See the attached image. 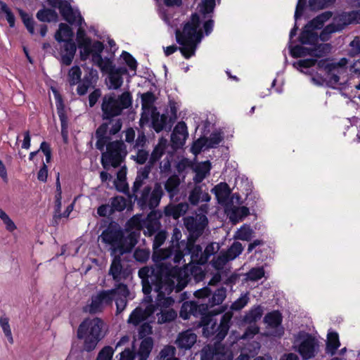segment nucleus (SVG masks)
I'll list each match as a JSON object with an SVG mask.
<instances>
[{"instance_id":"obj_1","label":"nucleus","mask_w":360,"mask_h":360,"mask_svg":"<svg viewBox=\"0 0 360 360\" xmlns=\"http://www.w3.org/2000/svg\"><path fill=\"white\" fill-rule=\"evenodd\" d=\"M122 126L119 120L109 124H101L95 132L96 148L102 153L101 162L103 168L117 167L127 155V149L122 141H112V136L117 134Z\"/></svg>"},{"instance_id":"obj_2","label":"nucleus","mask_w":360,"mask_h":360,"mask_svg":"<svg viewBox=\"0 0 360 360\" xmlns=\"http://www.w3.org/2000/svg\"><path fill=\"white\" fill-rule=\"evenodd\" d=\"M154 266H146L139 270L143 292L148 295L152 290L158 291L165 288L166 283L175 278L184 276L188 272L184 268L173 266L168 262L161 261Z\"/></svg>"},{"instance_id":"obj_3","label":"nucleus","mask_w":360,"mask_h":360,"mask_svg":"<svg viewBox=\"0 0 360 360\" xmlns=\"http://www.w3.org/2000/svg\"><path fill=\"white\" fill-rule=\"evenodd\" d=\"M201 20L198 13H193L190 19L185 22L182 31L176 29L175 31L176 41L181 46L175 45L164 47L166 56L174 53L178 49L183 56L188 59L195 53L198 44L203 38V34L200 29Z\"/></svg>"},{"instance_id":"obj_4","label":"nucleus","mask_w":360,"mask_h":360,"mask_svg":"<svg viewBox=\"0 0 360 360\" xmlns=\"http://www.w3.org/2000/svg\"><path fill=\"white\" fill-rule=\"evenodd\" d=\"M129 290L124 283L115 284L113 288L102 290L91 295V302L83 307V311L95 314L103 311L104 308L115 300L117 313L122 312L127 304Z\"/></svg>"},{"instance_id":"obj_5","label":"nucleus","mask_w":360,"mask_h":360,"mask_svg":"<svg viewBox=\"0 0 360 360\" xmlns=\"http://www.w3.org/2000/svg\"><path fill=\"white\" fill-rule=\"evenodd\" d=\"M197 239L182 240L175 246L174 255L172 261L174 264L183 263L186 266L185 256H190L188 264L193 263L199 265L205 264L211 256L214 255L219 250V245L217 243H210L207 245L205 250L200 244H196Z\"/></svg>"},{"instance_id":"obj_6","label":"nucleus","mask_w":360,"mask_h":360,"mask_svg":"<svg viewBox=\"0 0 360 360\" xmlns=\"http://www.w3.org/2000/svg\"><path fill=\"white\" fill-rule=\"evenodd\" d=\"M99 239L111 249V255L119 253L124 255L129 252L137 243L134 236L129 234L124 237L123 231L112 226H108L99 236Z\"/></svg>"},{"instance_id":"obj_7","label":"nucleus","mask_w":360,"mask_h":360,"mask_svg":"<svg viewBox=\"0 0 360 360\" xmlns=\"http://www.w3.org/2000/svg\"><path fill=\"white\" fill-rule=\"evenodd\" d=\"M132 98L129 92L125 91L120 96H116L114 93L105 95L103 98L101 110L103 120H106L102 124H109L112 120H119L120 118L114 117L121 115L123 110L131 106Z\"/></svg>"},{"instance_id":"obj_8","label":"nucleus","mask_w":360,"mask_h":360,"mask_svg":"<svg viewBox=\"0 0 360 360\" xmlns=\"http://www.w3.org/2000/svg\"><path fill=\"white\" fill-rule=\"evenodd\" d=\"M103 321L99 318L86 319L79 326L77 338L84 339V349L87 352L94 350L103 338L102 330Z\"/></svg>"},{"instance_id":"obj_9","label":"nucleus","mask_w":360,"mask_h":360,"mask_svg":"<svg viewBox=\"0 0 360 360\" xmlns=\"http://www.w3.org/2000/svg\"><path fill=\"white\" fill-rule=\"evenodd\" d=\"M232 316L231 311L224 313L221 318L220 323L217 326V321L214 320L212 315L209 314L203 316L199 323V326L202 327L203 335L206 338L214 336L213 340L221 342L229 330Z\"/></svg>"},{"instance_id":"obj_10","label":"nucleus","mask_w":360,"mask_h":360,"mask_svg":"<svg viewBox=\"0 0 360 360\" xmlns=\"http://www.w3.org/2000/svg\"><path fill=\"white\" fill-rule=\"evenodd\" d=\"M72 36V29L65 23L59 25V29L55 34L56 40L60 43V62L67 66L72 63L77 51L76 44L71 39Z\"/></svg>"},{"instance_id":"obj_11","label":"nucleus","mask_w":360,"mask_h":360,"mask_svg":"<svg viewBox=\"0 0 360 360\" xmlns=\"http://www.w3.org/2000/svg\"><path fill=\"white\" fill-rule=\"evenodd\" d=\"M163 195L164 191L160 183H155L153 187L150 185L140 188L137 192H132L134 200L143 211H155L154 209L160 205Z\"/></svg>"},{"instance_id":"obj_12","label":"nucleus","mask_w":360,"mask_h":360,"mask_svg":"<svg viewBox=\"0 0 360 360\" xmlns=\"http://www.w3.org/2000/svg\"><path fill=\"white\" fill-rule=\"evenodd\" d=\"M189 274L187 272L184 276L179 277L172 280L171 282L166 283L164 289H161L158 292L156 298V304L160 309H167L172 307L174 303V299L169 295L174 290L176 292L181 291L188 284L189 281Z\"/></svg>"},{"instance_id":"obj_13","label":"nucleus","mask_w":360,"mask_h":360,"mask_svg":"<svg viewBox=\"0 0 360 360\" xmlns=\"http://www.w3.org/2000/svg\"><path fill=\"white\" fill-rule=\"evenodd\" d=\"M208 211L207 205H202L198 212L193 216H188L184 219V224L188 232L187 239H198L204 232L208 224L206 216Z\"/></svg>"},{"instance_id":"obj_14","label":"nucleus","mask_w":360,"mask_h":360,"mask_svg":"<svg viewBox=\"0 0 360 360\" xmlns=\"http://www.w3.org/2000/svg\"><path fill=\"white\" fill-rule=\"evenodd\" d=\"M331 17L330 11H325L309 21L300 33V42L302 44H314L318 42V34L315 30L321 29L324 23Z\"/></svg>"},{"instance_id":"obj_15","label":"nucleus","mask_w":360,"mask_h":360,"mask_svg":"<svg viewBox=\"0 0 360 360\" xmlns=\"http://www.w3.org/2000/svg\"><path fill=\"white\" fill-rule=\"evenodd\" d=\"M49 4L55 8L59 9L60 13L63 18L70 25H77L82 26L84 22V20L81 15L79 11L73 9L70 1L71 0H47Z\"/></svg>"},{"instance_id":"obj_16","label":"nucleus","mask_w":360,"mask_h":360,"mask_svg":"<svg viewBox=\"0 0 360 360\" xmlns=\"http://www.w3.org/2000/svg\"><path fill=\"white\" fill-rule=\"evenodd\" d=\"M167 238V233L165 231H159L155 235L153 243V259L155 262L161 261L167 262V259L172 258L174 255L175 246L169 247L168 248H160V246L165 243Z\"/></svg>"},{"instance_id":"obj_17","label":"nucleus","mask_w":360,"mask_h":360,"mask_svg":"<svg viewBox=\"0 0 360 360\" xmlns=\"http://www.w3.org/2000/svg\"><path fill=\"white\" fill-rule=\"evenodd\" d=\"M311 45V47L307 48L300 45L292 46V44H288L290 54L292 58H302L307 56L321 58L323 56L329 48V45L327 44H317V42H315Z\"/></svg>"},{"instance_id":"obj_18","label":"nucleus","mask_w":360,"mask_h":360,"mask_svg":"<svg viewBox=\"0 0 360 360\" xmlns=\"http://www.w3.org/2000/svg\"><path fill=\"white\" fill-rule=\"evenodd\" d=\"M297 352L303 359H309L315 356L319 345L317 340L311 335L306 333H300L297 338Z\"/></svg>"},{"instance_id":"obj_19","label":"nucleus","mask_w":360,"mask_h":360,"mask_svg":"<svg viewBox=\"0 0 360 360\" xmlns=\"http://www.w3.org/2000/svg\"><path fill=\"white\" fill-rule=\"evenodd\" d=\"M103 49V44L99 41H96L93 44V49L91 55L92 56L93 63L100 68L101 72L108 74L117 69V68L113 65V62L110 58L102 57L101 53Z\"/></svg>"},{"instance_id":"obj_20","label":"nucleus","mask_w":360,"mask_h":360,"mask_svg":"<svg viewBox=\"0 0 360 360\" xmlns=\"http://www.w3.org/2000/svg\"><path fill=\"white\" fill-rule=\"evenodd\" d=\"M209 304L203 302L187 301L184 302L180 310V316L184 319H188L191 315L195 317L200 316V319L208 315Z\"/></svg>"},{"instance_id":"obj_21","label":"nucleus","mask_w":360,"mask_h":360,"mask_svg":"<svg viewBox=\"0 0 360 360\" xmlns=\"http://www.w3.org/2000/svg\"><path fill=\"white\" fill-rule=\"evenodd\" d=\"M98 80V71L93 68L86 67L80 83L77 87V94L79 96L86 95L89 89L94 88L96 86Z\"/></svg>"},{"instance_id":"obj_22","label":"nucleus","mask_w":360,"mask_h":360,"mask_svg":"<svg viewBox=\"0 0 360 360\" xmlns=\"http://www.w3.org/2000/svg\"><path fill=\"white\" fill-rule=\"evenodd\" d=\"M121 255L119 254L114 256L109 269V275L112 276L115 284L122 283L121 281L125 280L130 273L128 269L123 266Z\"/></svg>"},{"instance_id":"obj_23","label":"nucleus","mask_w":360,"mask_h":360,"mask_svg":"<svg viewBox=\"0 0 360 360\" xmlns=\"http://www.w3.org/2000/svg\"><path fill=\"white\" fill-rule=\"evenodd\" d=\"M77 39L80 49L81 60H86L92 52L94 43L89 37L86 36V32L82 27H79L77 32Z\"/></svg>"},{"instance_id":"obj_24","label":"nucleus","mask_w":360,"mask_h":360,"mask_svg":"<svg viewBox=\"0 0 360 360\" xmlns=\"http://www.w3.org/2000/svg\"><path fill=\"white\" fill-rule=\"evenodd\" d=\"M188 136V129L184 122H179L174 128L171 134V141L173 147L179 148L182 147Z\"/></svg>"},{"instance_id":"obj_25","label":"nucleus","mask_w":360,"mask_h":360,"mask_svg":"<svg viewBox=\"0 0 360 360\" xmlns=\"http://www.w3.org/2000/svg\"><path fill=\"white\" fill-rule=\"evenodd\" d=\"M128 73L125 67H118L108 73L107 86L110 89L117 90L123 84V76Z\"/></svg>"},{"instance_id":"obj_26","label":"nucleus","mask_w":360,"mask_h":360,"mask_svg":"<svg viewBox=\"0 0 360 360\" xmlns=\"http://www.w3.org/2000/svg\"><path fill=\"white\" fill-rule=\"evenodd\" d=\"M317 63L318 66L320 68L324 69L326 72L328 71H332L333 69L332 68V63H329L326 59H322L317 61L316 59L314 58H307L304 60H300L297 62L293 63V66L297 69L300 70L301 72H303L302 68H308L314 66Z\"/></svg>"},{"instance_id":"obj_27","label":"nucleus","mask_w":360,"mask_h":360,"mask_svg":"<svg viewBox=\"0 0 360 360\" xmlns=\"http://www.w3.org/2000/svg\"><path fill=\"white\" fill-rule=\"evenodd\" d=\"M161 217V213L157 211H151L146 221L144 222V233L151 236L159 231L160 223L159 218Z\"/></svg>"},{"instance_id":"obj_28","label":"nucleus","mask_w":360,"mask_h":360,"mask_svg":"<svg viewBox=\"0 0 360 360\" xmlns=\"http://www.w3.org/2000/svg\"><path fill=\"white\" fill-rule=\"evenodd\" d=\"M283 316L277 310L267 313L264 318V322L269 328L277 329L278 335L283 333V328L281 326Z\"/></svg>"},{"instance_id":"obj_29","label":"nucleus","mask_w":360,"mask_h":360,"mask_svg":"<svg viewBox=\"0 0 360 360\" xmlns=\"http://www.w3.org/2000/svg\"><path fill=\"white\" fill-rule=\"evenodd\" d=\"M203 185H196L190 192L188 200L191 205H196L200 202H207L211 197L207 192L203 191Z\"/></svg>"},{"instance_id":"obj_30","label":"nucleus","mask_w":360,"mask_h":360,"mask_svg":"<svg viewBox=\"0 0 360 360\" xmlns=\"http://www.w3.org/2000/svg\"><path fill=\"white\" fill-rule=\"evenodd\" d=\"M197 335L191 330H187L179 334L176 343L181 349H188L195 343Z\"/></svg>"},{"instance_id":"obj_31","label":"nucleus","mask_w":360,"mask_h":360,"mask_svg":"<svg viewBox=\"0 0 360 360\" xmlns=\"http://www.w3.org/2000/svg\"><path fill=\"white\" fill-rule=\"evenodd\" d=\"M343 75L345 74L339 73L337 70H332L326 72V77L323 82H320L319 79L315 77H312L311 80L314 84L318 85H322L323 82H325L326 86L335 89L338 85L342 84L340 79Z\"/></svg>"},{"instance_id":"obj_32","label":"nucleus","mask_w":360,"mask_h":360,"mask_svg":"<svg viewBox=\"0 0 360 360\" xmlns=\"http://www.w3.org/2000/svg\"><path fill=\"white\" fill-rule=\"evenodd\" d=\"M151 167L152 166H150V165L148 163V165H146L143 169L138 172L131 188V192H137L139 190H140V188L150 185L147 184L146 181L148 179V175Z\"/></svg>"},{"instance_id":"obj_33","label":"nucleus","mask_w":360,"mask_h":360,"mask_svg":"<svg viewBox=\"0 0 360 360\" xmlns=\"http://www.w3.org/2000/svg\"><path fill=\"white\" fill-rule=\"evenodd\" d=\"M211 191L215 195L219 203H225L231 194L229 186L226 182H221L217 184Z\"/></svg>"},{"instance_id":"obj_34","label":"nucleus","mask_w":360,"mask_h":360,"mask_svg":"<svg viewBox=\"0 0 360 360\" xmlns=\"http://www.w3.org/2000/svg\"><path fill=\"white\" fill-rule=\"evenodd\" d=\"M188 208V204L181 202L175 205L166 206L164 212L167 217H172L174 219H177L187 212Z\"/></svg>"},{"instance_id":"obj_35","label":"nucleus","mask_w":360,"mask_h":360,"mask_svg":"<svg viewBox=\"0 0 360 360\" xmlns=\"http://www.w3.org/2000/svg\"><path fill=\"white\" fill-rule=\"evenodd\" d=\"M155 101L154 94L151 91H147L141 95V105L142 109L143 110V112L141 115V117L140 119V123L143 124L145 122H147L148 121V116L146 112V110H150V107L153 104Z\"/></svg>"},{"instance_id":"obj_36","label":"nucleus","mask_w":360,"mask_h":360,"mask_svg":"<svg viewBox=\"0 0 360 360\" xmlns=\"http://www.w3.org/2000/svg\"><path fill=\"white\" fill-rule=\"evenodd\" d=\"M352 24L349 15V12H342L335 15L330 25L335 30V32L342 31L345 27Z\"/></svg>"},{"instance_id":"obj_37","label":"nucleus","mask_w":360,"mask_h":360,"mask_svg":"<svg viewBox=\"0 0 360 360\" xmlns=\"http://www.w3.org/2000/svg\"><path fill=\"white\" fill-rule=\"evenodd\" d=\"M153 347V340L152 338L147 337L143 338L136 353L138 360H146L151 352Z\"/></svg>"},{"instance_id":"obj_38","label":"nucleus","mask_w":360,"mask_h":360,"mask_svg":"<svg viewBox=\"0 0 360 360\" xmlns=\"http://www.w3.org/2000/svg\"><path fill=\"white\" fill-rule=\"evenodd\" d=\"M180 179L176 176L173 175L168 178L165 184V189L167 192L169 197L171 199L176 198L179 192Z\"/></svg>"},{"instance_id":"obj_39","label":"nucleus","mask_w":360,"mask_h":360,"mask_svg":"<svg viewBox=\"0 0 360 360\" xmlns=\"http://www.w3.org/2000/svg\"><path fill=\"white\" fill-rule=\"evenodd\" d=\"M327 338L326 352L327 354L333 356L340 346L339 336L336 332H329Z\"/></svg>"},{"instance_id":"obj_40","label":"nucleus","mask_w":360,"mask_h":360,"mask_svg":"<svg viewBox=\"0 0 360 360\" xmlns=\"http://www.w3.org/2000/svg\"><path fill=\"white\" fill-rule=\"evenodd\" d=\"M226 297V290L224 288L217 289L208 299L207 302L205 304H209V308L215 305L221 304Z\"/></svg>"},{"instance_id":"obj_41","label":"nucleus","mask_w":360,"mask_h":360,"mask_svg":"<svg viewBox=\"0 0 360 360\" xmlns=\"http://www.w3.org/2000/svg\"><path fill=\"white\" fill-rule=\"evenodd\" d=\"M82 70L78 65L72 66L68 72L67 79L70 86L79 85L82 78Z\"/></svg>"},{"instance_id":"obj_42","label":"nucleus","mask_w":360,"mask_h":360,"mask_svg":"<svg viewBox=\"0 0 360 360\" xmlns=\"http://www.w3.org/2000/svg\"><path fill=\"white\" fill-rule=\"evenodd\" d=\"M263 314L262 307L260 305L252 307L244 316L246 323H255L261 319Z\"/></svg>"},{"instance_id":"obj_43","label":"nucleus","mask_w":360,"mask_h":360,"mask_svg":"<svg viewBox=\"0 0 360 360\" xmlns=\"http://www.w3.org/2000/svg\"><path fill=\"white\" fill-rule=\"evenodd\" d=\"M37 18L41 22H51L57 20L58 14L52 9H40L37 13Z\"/></svg>"},{"instance_id":"obj_44","label":"nucleus","mask_w":360,"mask_h":360,"mask_svg":"<svg viewBox=\"0 0 360 360\" xmlns=\"http://www.w3.org/2000/svg\"><path fill=\"white\" fill-rule=\"evenodd\" d=\"M5 15L6 19L11 27H15V18L7 4L0 0V16Z\"/></svg>"},{"instance_id":"obj_45","label":"nucleus","mask_w":360,"mask_h":360,"mask_svg":"<svg viewBox=\"0 0 360 360\" xmlns=\"http://www.w3.org/2000/svg\"><path fill=\"white\" fill-rule=\"evenodd\" d=\"M176 348L172 345L164 347L159 353L160 360H179L176 357Z\"/></svg>"},{"instance_id":"obj_46","label":"nucleus","mask_w":360,"mask_h":360,"mask_svg":"<svg viewBox=\"0 0 360 360\" xmlns=\"http://www.w3.org/2000/svg\"><path fill=\"white\" fill-rule=\"evenodd\" d=\"M19 15L24 23L27 31L31 34H34V21L32 15L26 13L22 9H18Z\"/></svg>"},{"instance_id":"obj_47","label":"nucleus","mask_w":360,"mask_h":360,"mask_svg":"<svg viewBox=\"0 0 360 360\" xmlns=\"http://www.w3.org/2000/svg\"><path fill=\"white\" fill-rule=\"evenodd\" d=\"M165 146L163 144L158 143L154 148L153 152L149 157L148 164L150 166H153L165 154Z\"/></svg>"},{"instance_id":"obj_48","label":"nucleus","mask_w":360,"mask_h":360,"mask_svg":"<svg viewBox=\"0 0 360 360\" xmlns=\"http://www.w3.org/2000/svg\"><path fill=\"white\" fill-rule=\"evenodd\" d=\"M56 110L61 124L62 134H63L68 127V117L65 114V106L61 101L56 102Z\"/></svg>"},{"instance_id":"obj_49","label":"nucleus","mask_w":360,"mask_h":360,"mask_svg":"<svg viewBox=\"0 0 360 360\" xmlns=\"http://www.w3.org/2000/svg\"><path fill=\"white\" fill-rule=\"evenodd\" d=\"M158 322L165 323L174 320L176 317V311L172 309H161L160 313L157 314Z\"/></svg>"},{"instance_id":"obj_50","label":"nucleus","mask_w":360,"mask_h":360,"mask_svg":"<svg viewBox=\"0 0 360 360\" xmlns=\"http://www.w3.org/2000/svg\"><path fill=\"white\" fill-rule=\"evenodd\" d=\"M243 250V247L242 244L239 242H234L225 252V255H226V257H228V259H229L231 261L238 257Z\"/></svg>"},{"instance_id":"obj_51","label":"nucleus","mask_w":360,"mask_h":360,"mask_svg":"<svg viewBox=\"0 0 360 360\" xmlns=\"http://www.w3.org/2000/svg\"><path fill=\"white\" fill-rule=\"evenodd\" d=\"M110 206L113 212L123 211L127 207V200L123 196L114 197L110 200Z\"/></svg>"},{"instance_id":"obj_52","label":"nucleus","mask_w":360,"mask_h":360,"mask_svg":"<svg viewBox=\"0 0 360 360\" xmlns=\"http://www.w3.org/2000/svg\"><path fill=\"white\" fill-rule=\"evenodd\" d=\"M264 269L263 266L252 268L245 274L247 281H257L264 276Z\"/></svg>"},{"instance_id":"obj_53","label":"nucleus","mask_w":360,"mask_h":360,"mask_svg":"<svg viewBox=\"0 0 360 360\" xmlns=\"http://www.w3.org/2000/svg\"><path fill=\"white\" fill-rule=\"evenodd\" d=\"M144 321L143 310L141 308L134 309L130 314L127 322L136 326Z\"/></svg>"},{"instance_id":"obj_54","label":"nucleus","mask_w":360,"mask_h":360,"mask_svg":"<svg viewBox=\"0 0 360 360\" xmlns=\"http://www.w3.org/2000/svg\"><path fill=\"white\" fill-rule=\"evenodd\" d=\"M221 0H202L200 4V12L205 15L213 12L216 2L219 4Z\"/></svg>"},{"instance_id":"obj_55","label":"nucleus","mask_w":360,"mask_h":360,"mask_svg":"<svg viewBox=\"0 0 360 360\" xmlns=\"http://www.w3.org/2000/svg\"><path fill=\"white\" fill-rule=\"evenodd\" d=\"M0 326L4 333V335L8 338V342L12 344L13 339L12 336L11 330L9 325V319L6 316H1L0 317Z\"/></svg>"},{"instance_id":"obj_56","label":"nucleus","mask_w":360,"mask_h":360,"mask_svg":"<svg viewBox=\"0 0 360 360\" xmlns=\"http://www.w3.org/2000/svg\"><path fill=\"white\" fill-rule=\"evenodd\" d=\"M248 293L243 294L239 298L234 301L231 305V309L239 311L242 309L249 302Z\"/></svg>"},{"instance_id":"obj_57","label":"nucleus","mask_w":360,"mask_h":360,"mask_svg":"<svg viewBox=\"0 0 360 360\" xmlns=\"http://www.w3.org/2000/svg\"><path fill=\"white\" fill-rule=\"evenodd\" d=\"M150 252L146 248H137L134 252V259L139 262H146L150 257Z\"/></svg>"},{"instance_id":"obj_58","label":"nucleus","mask_w":360,"mask_h":360,"mask_svg":"<svg viewBox=\"0 0 360 360\" xmlns=\"http://www.w3.org/2000/svg\"><path fill=\"white\" fill-rule=\"evenodd\" d=\"M250 214L249 208L245 206L238 207L233 210L231 219L237 220H242Z\"/></svg>"},{"instance_id":"obj_59","label":"nucleus","mask_w":360,"mask_h":360,"mask_svg":"<svg viewBox=\"0 0 360 360\" xmlns=\"http://www.w3.org/2000/svg\"><path fill=\"white\" fill-rule=\"evenodd\" d=\"M210 168L208 166H203L195 169V174L193 181L195 184L201 183L210 172Z\"/></svg>"},{"instance_id":"obj_60","label":"nucleus","mask_w":360,"mask_h":360,"mask_svg":"<svg viewBox=\"0 0 360 360\" xmlns=\"http://www.w3.org/2000/svg\"><path fill=\"white\" fill-rule=\"evenodd\" d=\"M224 139L223 133L221 131L212 132L207 141L210 148H216Z\"/></svg>"},{"instance_id":"obj_61","label":"nucleus","mask_w":360,"mask_h":360,"mask_svg":"<svg viewBox=\"0 0 360 360\" xmlns=\"http://www.w3.org/2000/svg\"><path fill=\"white\" fill-rule=\"evenodd\" d=\"M335 0H309V6L311 10H319L326 7L328 4H332Z\"/></svg>"},{"instance_id":"obj_62","label":"nucleus","mask_w":360,"mask_h":360,"mask_svg":"<svg viewBox=\"0 0 360 360\" xmlns=\"http://www.w3.org/2000/svg\"><path fill=\"white\" fill-rule=\"evenodd\" d=\"M167 117L165 115H162L160 118L158 117H155L152 116V124L156 132H160L164 129L166 126Z\"/></svg>"},{"instance_id":"obj_63","label":"nucleus","mask_w":360,"mask_h":360,"mask_svg":"<svg viewBox=\"0 0 360 360\" xmlns=\"http://www.w3.org/2000/svg\"><path fill=\"white\" fill-rule=\"evenodd\" d=\"M114 353L110 346L104 347L98 353L96 360H111Z\"/></svg>"},{"instance_id":"obj_64","label":"nucleus","mask_w":360,"mask_h":360,"mask_svg":"<svg viewBox=\"0 0 360 360\" xmlns=\"http://www.w3.org/2000/svg\"><path fill=\"white\" fill-rule=\"evenodd\" d=\"M121 56L129 69L136 71L137 68V61L136 59L129 53L125 51H122Z\"/></svg>"}]
</instances>
